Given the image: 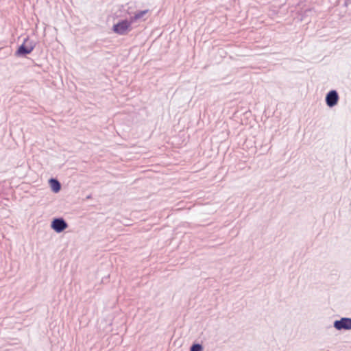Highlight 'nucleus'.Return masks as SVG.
Listing matches in <instances>:
<instances>
[{
  "instance_id": "f257e3e1",
  "label": "nucleus",
  "mask_w": 351,
  "mask_h": 351,
  "mask_svg": "<svg viewBox=\"0 0 351 351\" xmlns=\"http://www.w3.org/2000/svg\"><path fill=\"white\" fill-rule=\"evenodd\" d=\"M132 23H133L130 19L129 21L127 19L121 20L117 23L113 25L112 31L119 35H126L129 32L131 31V25Z\"/></svg>"
},
{
  "instance_id": "f03ea898",
  "label": "nucleus",
  "mask_w": 351,
  "mask_h": 351,
  "mask_svg": "<svg viewBox=\"0 0 351 351\" xmlns=\"http://www.w3.org/2000/svg\"><path fill=\"white\" fill-rule=\"evenodd\" d=\"M28 38H25L22 45H21L16 51L15 52L16 56H25L27 54L31 53L35 47V45L32 43H27Z\"/></svg>"
},
{
  "instance_id": "7ed1b4c3",
  "label": "nucleus",
  "mask_w": 351,
  "mask_h": 351,
  "mask_svg": "<svg viewBox=\"0 0 351 351\" xmlns=\"http://www.w3.org/2000/svg\"><path fill=\"white\" fill-rule=\"evenodd\" d=\"M67 227V223L62 218H56L51 223V228L58 233L63 232Z\"/></svg>"
},
{
  "instance_id": "20e7f679",
  "label": "nucleus",
  "mask_w": 351,
  "mask_h": 351,
  "mask_svg": "<svg viewBox=\"0 0 351 351\" xmlns=\"http://www.w3.org/2000/svg\"><path fill=\"white\" fill-rule=\"evenodd\" d=\"M339 99V97L336 90H330L326 94L325 98L326 104L330 108H332L335 106H336L338 103Z\"/></svg>"
},
{
  "instance_id": "39448f33",
  "label": "nucleus",
  "mask_w": 351,
  "mask_h": 351,
  "mask_svg": "<svg viewBox=\"0 0 351 351\" xmlns=\"http://www.w3.org/2000/svg\"><path fill=\"white\" fill-rule=\"evenodd\" d=\"M334 327L338 330H351V318L342 317L334 322Z\"/></svg>"
},
{
  "instance_id": "423d86ee",
  "label": "nucleus",
  "mask_w": 351,
  "mask_h": 351,
  "mask_svg": "<svg viewBox=\"0 0 351 351\" xmlns=\"http://www.w3.org/2000/svg\"><path fill=\"white\" fill-rule=\"evenodd\" d=\"M50 186L54 193H58L61 189L60 183L56 179L51 178L49 180Z\"/></svg>"
},
{
  "instance_id": "0eeeda50",
  "label": "nucleus",
  "mask_w": 351,
  "mask_h": 351,
  "mask_svg": "<svg viewBox=\"0 0 351 351\" xmlns=\"http://www.w3.org/2000/svg\"><path fill=\"white\" fill-rule=\"evenodd\" d=\"M149 10H145L141 11H138L135 12L134 15L130 17V20L132 23L142 19L147 12Z\"/></svg>"
},
{
  "instance_id": "6e6552de",
  "label": "nucleus",
  "mask_w": 351,
  "mask_h": 351,
  "mask_svg": "<svg viewBox=\"0 0 351 351\" xmlns=\"http://www.w3.org/2000/svg\"><path fill=\"white\" fill-rule=\"evenodd\" d=\"M190 351H203V347L199 343H195L191 346Z\"/></svg>"
}]
</instances>
